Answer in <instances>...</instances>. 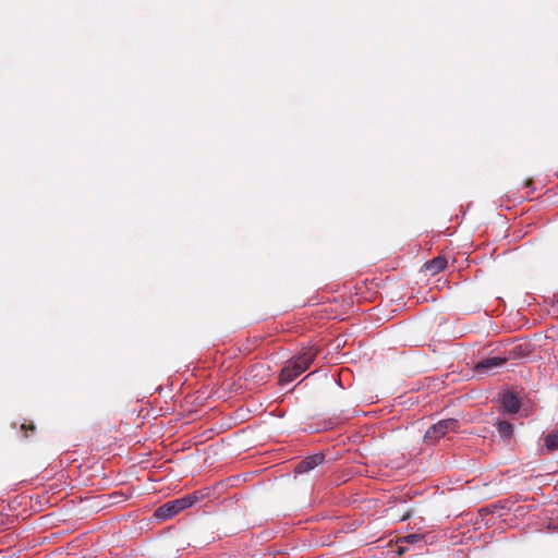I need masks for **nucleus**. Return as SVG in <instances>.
Here are the masks:
<instances>
[{
	"label": "nucleus",
	"instance_id": "2",
	"mask_svg": "<svg viewBox=\"0 0 558 558\" xmlns=\"http://www.w3.org/2000/svg\"><path fill=\"white\" fill-rule=\"evenodd\" d=\"M459 422L454 418H447L432 425L424 435V442L435 445L439 439L445 437L449 432H457Z\"/></svg>",
	"mask_w": 558,
	"mask_h": 558
},
{
	"label": "nucleus",
	"instance_id": "10",
	"mask_svg": "<svg viewBox=\"0 0 558 558\" xmlns=\"http://www.w3.org/2000/svg\"><path fill=\"white\" fill-rule=\"evenodd\" d=\"M424 538L422 534H409L404 537L399 538V543H408V544H415L417 542H421Z\"/></svg>",
	"mask_w": 558,
	"mask_h": 558
},
{
	"label": "nucleus",
	"instance_id": "6",
	"mask_svg": "<svg viewBox=\"0 0 558 558\" xmlns=\"http://www.w3.org/2000/svg\"><path fill=\"white\" fill-rule=\"evenodd\" d=\"M507 361H508V359L499 357V356L484 359L476 364L475 369L478 373L488 372L493 368L502 366Z\"/></svg>",
	"mask_w": 558,
	"mask_h": 558
},
{
	"label": "nucleus",
	"instance_id": "8",
	"mask_svg": "<svg viewBox=\"0 0 558 558\" xmlns=\"http://www.w3.org/2000/svg\"><path fill=\"white\" fill-rule=\"evenodd\" d=\"M497 430L504 439H510L513 433L512 424L507 421H498L496 423Z\"/></svg>",
	"mask_w": 558,
	"mask_h": 558
},
{
	"label": "nucleus",
	"instance_id": "15",
	"mask_svg": "<svg viewBox=\"0 0 558 558\" xmlns=\"http://www.w3.org/2000/svg\"><path fill=\"white\" fill-rule=\"evenodd\" d=\"M29 429L34 430L35 426L34 425H29Z\"/></svg>",
	"mask_w": 558,
	"mask_h": 558
},
{
	"label": "nucleus",
	"instance_id": "9",
	"mask_svg": "<svg viewBox=\"0 0 558 558\" xmlns=\"http://www.w3.org/2000/svg\"><path fill=\"white\" fill-rule=\"evenodd\" d=\"M545 446L548 451H554L558 449V430L550 432L545 437Z\"/></svg>",
	"mask_w": 558,
	"mask_h": 558
},
{
	"label": "nucleus",
	"instance_id": "3",
	"mask_svg": "<svg viewBox=\"0 0 558 558\" xmlns=\"http://www.w3.org/2000/svg\"><path fill=\"white\" fill-rule=\"evenodd\" d=\"M189 502L190 501L187 499L183 498L170 500L163 504L162 506L158 507L154 512V517L162 521L171 519L172 517L180 513L182 510L186 509V504Z\"/></svg>",
	"mask_w": 558,
	"mask_h": 558
},
{
	"label": "nucleus",
	"instance_id": "12",
	"mask_svg": "<svg viewBox=\"0 0 558 558\" xmlns=\"http://www.w3.org/2000/svg\"><path fill=\"white\" fill-rule=\"evenodd\" d=\"M521 350H522V347H521V345L515 347V348L513 349V354H514V356L521 355L522 353H521V352H519V351H521Z\"/></svg>",
	"mask_w": 558,
	"mask_h": 558
},
{
	"label": "nucleus",
	"instance_id": "7",
	"mask_svg": "<svg viewBox=\"0 0 558 558\" xmlns=\"http://www.w3.org/2000/svg\"><path fill=\"white\" fill-rule=\"evenodd\" d=\"M447 267V259L442 256H437L429 262L424 264L425 270L430 275L435 276L442 271Z\"/></svg>",
	"mask_w": 558,
	"mask_h": 558
},
{
	"label": "nucleus",
	"instance_id": "14",
	"mask_svg": "<svg viewBox=\"0 0 558 558\" xmlns=\"http://www.w3.org/2000/svg\"><path fill=\"white\" fill-rule=\"evenodd\" d=\"M404 550H405V548H404V547H402V546H400V547H399V554L404 553Z\"/></svg>",
	"mask_w": 558,
	"mask_h": 558
},
{
	"label": "nucleus",
	"instance_id": "4",
	"mask_svg": "<svg viewBox=\"0 0 558 558\" xmlns=\"http://www.w3.org/2000/svg\"><path fill=\"white\" fill-rule=\"evenodd\" d=\"M325 460V456L323 453H315L300 461L295 466L296 473H304L313 470L314 468L320 465Z\"/></svg>",
	"mask_w": 558,
	"mask_h": 558
},
{
	"label": "nucleus",
	"instance_id": "5",
	"mask_svg": "<svg viewBox=\"0 0 558 558\" xmlns=\"http://www.w3.org/2000/svg\"><path fill=\"white\" fill-rule=\"evenodd\" d=\"M520 401L518 397L512 392H505L501 396V409L502 412L514 414L520 410Z\"/></svg>",
	"mask_w": 558,
	"mask_h": 558
},
{
	"label": "nucleus",
	"instance_id": "11",
	"mask_svg": "<svg viewBox=\"0 0 558 558\" xmlns=\"http://www.w3.org/2000/svg\"><path fill=\"white\" fill-rule=\"evenodd\" d=\"M202 497L203 495H201L198 492H194L193 494L186 495L182 498L187 499L190 501L189 504H186V508H189L196 504Z\"/></svg>",
	"mask_w": 558,
	"mask_h": 558
},
{
	"label": "nucleus",
	"instance_id": "13",
	"mask_svg": "<svg viewBox=\"0 0 558 558\" xmlns=\"http://www.w3.org/2000/svg\"><path fill=\"white\" fill-rule=\"evenodd\" d=\"M524 184H525V186H531L533 184V182H532V180H526Z\"/></svg>",
	"mask_w": 558,
	"mask_h": 558
},
{
	"label": "nucleus",
	"instance_id": "1",
	"mask_svg": "<svg viewBox=\"0 0 558 558\" xmlns=\"http://www.w3.org/2000/svg\"><path fill=\"white\" fill-rule=\"evenodd\" d=\"M319 350L314 347H307L298 355L290 359L280 372V383L288 384L293 381L298 376L307 371L314 362Z\"/></svg>",
	"mask_w": 558,
	"mask_h": 558
}]
</instances>
